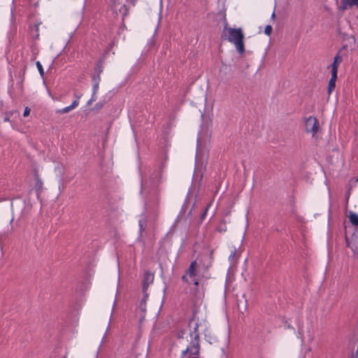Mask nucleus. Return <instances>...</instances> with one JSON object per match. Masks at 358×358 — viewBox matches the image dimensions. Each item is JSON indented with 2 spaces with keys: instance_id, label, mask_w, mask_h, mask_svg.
<instances>
[{
  "instance_id": "1",
  "label": "nucleus",
  "mask_w": 358,
  "mask_h": 358,
  "mask_svg": "<svg viewBox=\"0 0 358 358\" xmlns=\"http://www.w3.org/2000/svg\"><path fill=\"white\" fill-rule=\"evenodd\" d=\"M223 37L229 42L233 43L240 54H243L245 52L243 43L244 34L241 28L234 29L224 27Z\"/></svg>"
},
{
  "instance_id": "2",
  "label": "nucleus",
  "mask_w": 358,
  "mask_h": 358,
  "mask_svg": "<svg viewBox=\"0 0 358 358\" xmlns=\"http://www.w3.org/2000/svg\"><path fill=\"white\" fill-rule=\"evenodd\" d=\"M203 275L200 273L199 265L196 260L191 262L186 273L182 276V279L187 283H193L198 286Z\"/></svg>"
},
{
  "instance_id": "3",
  "label": "nucleus",
  "mask_w": 358,
  "mask_h": 358,
  "mask_svg": "<svg viewBox=\"0 0 358 358\" xmlns=\"http://www.w3.org/2000/svg\"><path fill=\"white\" fill-rule=\"evenodd\" d=\"M205 325V320L203 318L200 319L199 314L198 312H194L188 323V327L190 331L189 336L191 337V339H194V334H196L198 336L199 339V328Z\"/></svg>"
},
{
  "instance_id": "4",
  "label": "nucleus",
  "mask_w": 358,
  "mask_h": 358,
  "mask_svg": "<svg viewBox=\"0 0 358 358\" xmlns=\"http://www.w3.org/2000/svg\"><path fill=\"white\" fill-rule=\"evenodd\" d=\"M199 340L198 336L194 334V339H191L189 345L182 351V358H199Z\"/></svg>"
},
{
  "instance_id": "5",
  "label": "nucleus",
  "mask_w": 358,
  "mask_h": 358,
  "mask_svg": "<svg viewBox=\"0 0 358 358\" xmlns=\"http://www.w3.org/2000/svg\"><path fill=\"white\" fill-rule=\"evenodd\" d=\"M319 127V122L315 117L309 116L305 119V131L312 136H315L317 133Z\"/></svg>"
},
{
  "instance_id": "6",
  "label": "nucleus",
  "mask_w": 358,
  "mask_h": 358,
  "mask_svg": "<svg viewBox=\"0 0 358 358\" xmlns=\"http://www.w3.org/2000/svg\"><path fill=\"white\" fill-rule=\"evenodd\" d=\"M358 0H341L338 6V13L343 14L345 10L354 6L357 7Z\"/></svg>"
},
{
  "instance_id": "7",
  "label": "nucleus",
  "mask_w": 358,
  "mask_h": 358,
  "mask_svg": "<svg viewBox=\"0 0 358 358\" xmlns=\"http://www.w3.org/2000/svg\"><path fill=\"white\" fill-rule=\"evenodd\" d=\"M347 245L353 252L355 256L358 259V232L352 235L351 240L346 237Z\"/></svg>"
},
{
  "instance_id": "8",
  "label": "nucleus",
  "mask_w": 358,
  "mask_h": 358,
  "mask_svg": "<svg viewBox=\"0 0 358 358\" xmlns=\"http://www.w3.org/2000/svg\"><path fill=\"white\" fill-rule=\"evenodd\" d=\"M347 245L353 252L355 256L358 259V232L352 235L351 240L346 237Z\"/></svg>"
},
{
  "instance_id": "9",
  "label": "nucleus",
  "mask_w": 358,
  "mask_h": 358,
  "mask_svg": "<svg viewBox=\"0 0 358 358\" xmlns=\"http://www.w3.org/2000/svg\"><path fill=\"white\" fill-rule=\"evenodd\" d=\"M154 280V275L150 272H145L144 274V279H143V290L145 292L149 286Z\"/></svg>"
},
{
  "instance_id": "10",
  "label": "nucleus",
  "mask_w": 358,
  "mask_h": 358,
  "mask_svg": "<svg viewBox=\"0 0 358 358\" xmlns=\"http://www.w3.org/2000/svg\"><path fill=\"white\" fill-rule=\"evenodd\" d=\"M341 62L342 59L339 55H337L334 57V62L329 66L331 68V74H337L338 67Z\"/></svg>"
},
{
  "instance_id": "11",
  "label": "nucleus",
  "mask_w": 358,
  "mask_h": 358,
  "mask_svg": "<svg viewBox=\"0 0 358 358\" xmlns=\"http://www.w3.org/2000/svg\"><path fill=\"white\" fill-rule=\"evenodd\" d=\"M78 99H79V97H78ZM78 104H79L78 99L74 100L70 106L63 108L62 109L57 110V113H67L69 111H71V110L76 108L78 106Z\"/></svg>"
},
{
  "instance_id": "12",
  "label": "nucleus",
  "mask_w": 358,
  "mask_h": 358,
  "mask_svg": "<svg viewBox=\"0 0 358 358\" xmlns=\"http://www.w3.org/2000/svg\"><path fill=\"white\" fill-rule=\"evenodd\" d=\"M337 79V74H331V77L329 81L327 92L330 95L336 87V81Z\"/></svg>"
},
{
  "instance_id": "13",
  "label": "nucleus",
  "mask_w": 358,
  "mask_h": 358,
  "mask_svg": "<svg viewBox=\"0 0 358 358\" xmlns=\"http://www.w3.org/2000/svg\"><path fill=\"white\" fill-rule=\"evenodd\" d=\"M350 222L355 227H358V215L354 212L350 211L348 215Z\"/></svg>"
},
{
  "instance_id": "14",
  "label": "nucleus",
  "mask_w": 358,
  "mask_h": 358,
  "mask_svg": "<svg viewBox=\"0 0 358 358\" xmlns=\"http://www.w3.org/2000/svg\"><path fill=\"white\" fill-rule=\"evenodd\" d=\"M236 256V250L235 248H234L231 251V254L229 256V261L231 262V264H234L236 263V260L235 259Z\"/></svg>"
},
{
  "instance_id": "15",
  "label": "nucleus",
  "mask_w": 358,
  "mask_h": 358,
  "mask_svg": "<svg viewBox=\"0 0 358 358\" xmlns=\"http://www.w3.org/2000/svg\"><path fill=\"white\" fill-rule=\"evenodd\" d=\"M146 297L147 296H145L144 298L142 299V301H141L140 304H139V308L143 312L145 313V310H146V303H145V301H146Z\"/></svg>"
},
{
  "instance_id": "16",
  "label": "nucleus",
  "mask_w": 358,
  "mask_h": 358,
  "mask_svg": "<svg viewBox=\"0 0 358 358\" xmlns=\"http://www.w3.org/2000/svg\"><path fill=\"white\" fill-rule=\"evenodd\" d=\"M36 67H37V69H38V71H39V73H40L41 76H43V75H44V71H43V66H42V64H41V62H38H38H36Z\"/></svg>"
},
{
  "instance_id": "17",
  "label": "nucleus",
  "mask_w": 358,
  "mask_h": 358,
  "mask_svg": "<svg viewBox=\"0 0 358 358\" xmlns=\"http://www.w3.org/2000/svg\"><path fill=\"white\" fill-rule=\"evenodd\" d=\"M272 29H273L271 25L266 26L265 29H264L265 34H266L267 36H270L272 33Z\"/></svg>"
},
{
  "instance_id": "18",
  "label": "nucleus",
  "mask_w": 358,
  "mask_h": 358,
  "mask_svg": "<svg viewBox=\"0 0 358 358\" xmlns=\"http://www.w3.org/2000/svg\"><path fill=\"white\" fill-rule=\"evenodd\" d=\"M99 84H98V83H93L92 94H94V95H96V94L97 93L98 90H99Z\"/></svg>"
},
{
  "instance_id": "19",
  "label": "nucleus",
  "mask_w": 358,
  "mask_h": 358,
  "mask_svg": "<svg viewBox=\"0 0 358 358\" xmlns=\"http://www.w3.org/2000/svg\"><path fill=\"white\" fill-rule=\"evenodd\" d=\"M100 80H101V78H100L99 75L94 76L92 77V82H93V83H98V84H99Z\"/></svg>"
},
{
  "instance_id": "20",
  "label": "nucleus",
  "mask_w": 358,
  "mask_h": 358,
  "mask_svg": "<svg viewBox=\"0 0 358 358\" xmlns=\"http://www.w3.org/2000/svg\"><path fill=\"white\" fill-rule=\"evenodd\" d=\"M30 113V109L28 108V107H26L24 108V113H23V116L24 117H27Z\"/></svg>"
},
{
  "instance_id": "21",
  "label": "nucleus",
  "mask_w": 358,
  "mask_h": 358,
  "mask_svg": "<svg viewBox=\"0 0 358 358\" xmlns=\"http://www.w3.org/2000/svg\"><path fill=\"white\" fill-rule=\"evenodd\" d=\"M95 100H96V95H94V94H92L91 99L87 102V104L88 105L91 104Z\"/></svg>"
},
{
  "instance_id": "22",
  "label": "nucleus",
  "mask_w": 358,
  "mask_h": 358,
  "mask_svg": "<svg viewBox=\"0 0 358 358\" xmlns=\"http://www.w3.org/2000/svg\"><path fill=\"white\" fill-rule=\"evenodd\" d=\"M334 1H335V4H336V10L338 11V4H340L341 0H334Z\"/></svg>"
},
{
  "instance_id": "23",
  "label": "nucleus",
  "mask_w": 358,
  "mask_h": 358,
  "mask_svg": "<svg viewBox=\"0 0 358 358\" xmlns=\"http://www.w3.org/2000/svg\"><path fill=\"white\" fill-rule=\"evenodd\" d=\"M207 210H208V207L206 208V210H205V212L203 214L202 218H203L206 216Z\"/></svg>"
},
{
  "instance_id": "24",
  "label": "nucleus",
  "mask_w": 358,
  "mask_h": 358,
  "mask_svg": "<svg viewBox=\"0 0 358 358\" xmlns=\"http://www.w3.org/2000/svg\"><path fill=\"white\" fill-rule=\"evenodd\" d=\"M141 229H142V224H141V222H139Z\"/></svg>"
},
{
  "instance_id": "25",
  "label": "nucleus",
  "mask_w": 358,
  "mask_h": 358,
  "mask_svg": "<svg viewBox=\"0 0 358 358\" xmlns=\"http://www.w3.org/2000/svg\"><path fill=\"white\" fill-rule=\"evenodd\" d=\"M355 182H358V177L356 178Z\"/></svg>"
},
{
  "instance_id": "26",
  "label": "nucleus",
  "mask_w": 358,
  "mask_h": 358,
  "mask_svg": "<svg viewBox=\"0 0 358 358\" xmlns=\"http://www.w3.org/2000/svg\"><path fill=\"white\" fill-rule=\"evenodd\" d=\"M160 4L162 5V0H160Z\"/></svg>"
}]
</instances>
